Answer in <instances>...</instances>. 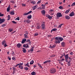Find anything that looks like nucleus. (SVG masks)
Here are the masks:
<instances>
[{
  "instance_id": "nucleus-1",
  "label": "nucleus",
  "mask_w": 75,
  "mask_h": 75,
  "mask_svg": "<svg viewBox=\"0 0 75 75\" xmlns=\"http://www.w3.org/2000/svg\"><path fill=\"white\" fill-rule=\"evenodd\" d=\"M50 73L51 74H54L56 72V69L54 68H52L50 69Z\"/></svg>"
},
{
  "instance_id": "nucleus-2",
  "label": "nucleus",
  "mask_w": 75,
  "mask_h": 75,
  "mask_svg": "<svg viewBox=\"0 0 75 75\" xmlns=\"http://www.w3.org/2000/svg\"><path fill=\"white\" fill-rule=\"evenodd\" d=\"M64 57L65 58V61L66 62H68V59L69 58V57H68V54H67L66 55H64Z\"/></svg>"
},
{
  "instance_id": "nucleus-3",
  "label": "nucleus",
  "mask_w": 75,
  "mask_h": 75,
  "mask_svg": "<svg viewBox=\"0 0 75 75\" xmlns=\"http://www.w3.org/2000/svg\"><path fill=\"white\" fill-rule=\"evenodd\" d=\"M56 16L57 17H62V15L61 13H57L56 14Z\"/></svg>"
},
{
  "instance_id": "nucleus-4",
  "label": "nucleus",
  "mask_w": 75,
  "mask_h": 75,
  "mask_svg": "<svg viewBox=\"0 0 75 75\" xmlns=\"http://www.w3.org/2000/svg\"><path fill=\"white\" fill-rule=\"evenodd\" d=\"M5 21V19L2 18V19L0 18V24H2L3 23H4Z\"/></svg>"
},
{
  "instance_id": "nucleus-5",
  "label": "nucleus",
  "mask_w": 75,
  "mask_h": 75,
  "mask_svg": "<svg viewBox=\"0 0 75 75\" xmlns=\"http://www.w3.org/2000/svg\"><path fill=\"white\" fill-rule=\"evenodd\" d=\"M23 47H24V48L25 47L26 48H29L28 44L27 43L26 44H25L23 45Z\"/></svg>"
},
{
  "instance_id": "nucleus-6",
  "label": "nucleus",
  "mask_w": 75,
  "mask_h": 75,
  "mask_svg": "<svg viewBox=\"0 0 75 75\" xmlns=\"http://www.w3.org/2000/svg\"><path fill=\"white\" fill-rule=\"evenodd\" d=\"M42 30H45V24L42 23Z\"/></svg>"
},
{
  "instance_id": "nucleus-7",
  "label": "nucleus",
  "mask_w": 75,
  "mask_h": 75,
  "mask_svg": "<svg viewBox=\"0 0 75 75\" xmlns=\"http://www.w3.org/2000/svg\"><path fill=\"white\" fill-rule=\"evenodd\" d=\"M41 28V25L40 24H37V27H36V28L37 29H39Z\"/></svg>"
},
{
  "instance_id": "nucleus-8",
  "label": "nucleus",
  "mask_w": 75,
  "mask_h": 75,
  "mask_svg": "<svg viewBox=\"0 0 75 75\" xmlns=\"http://www.w3.org/2000/svg\"><path fill=\"white\" fill-rule=\"evenodd\" d=\"M55 46H56V45H50V47L51 48H54L55 47Z\"/></svg>"
},
{
  "instance_id": "nucleus-9",
  "label": "nucleus",
  "mask_w": 75,
  "mask_h": 75,
  "mask_svg": "<svg viewBox=\"0 0 75 75\" xmlns=\"http://www.w3.org/2000/svg\"><path fill=\"white\" fill-rule=\"evenodd\" d=\"M74 11H72L69 14V16H70V17H72V16H74Z\"/></svg>"
},
{
  "instance_id": "nucleus-10",
  "label": "nucleus",
  "mask_w": 75,
  "mask_h": 75,
  "mask_svg": "<svg viewBox=\"0 0 75 75\" xmlns=\"http://www.w3.org/2000/svg\"><path fill=\"white\" fill-rule=\"evenodd\" d=\"M41 12L42 15H45V10H42Z\"/></svg>"
},
{
  "instance_id": "nucleus-11",
  "label": "nucleus",
  "mask_w": 75,
  "mask_h": 75,
  "mask_svg": "<svg viewBox=\"0 0 75 75\" xmlns=\"http://www.w3.org/2000/svg\"><path fill=\"white\" fill-rule=\"evenodd\" d=\"M27 41L26 39L23 38L22 39V41L21 43L22 44H24V42H25V41Z\"/></svg>"
},
{
  "instance_id": "nucleus-12",
  "label": "nucleus",
  "mask_w": 75,
  "mask_h": 75,
  "mask_svg": "<svg viewBox=\"0 0 75 75\" xmlns=\"http://www.w3.org/2000/svg\"><path fill=\"white\" fill-rule=\"evenodd\" d=\"M65 18L66 19H67V20H69V19H70V17H69V16L68 15L65 16Z\"/></svg>"
},
{
  "instance_id": "nucleus-13",
  "label": "nucleus",
  "mask_w": 75,
  "mask_h": 75,
  "mask_svg": "<svg viewBox=\"0 0 75 75\" xmlns=\"http://www.w3.org/2000/svg\"><path fill=\"white\" fill-rule=\"evenodd\" d=\"M17 48H20L21 47V45L20 43H18L16 45Z\"/></svg>"
},
{
  "instance_id": "nucleus-14",
  "label": "nucleus",
  "mask_w": 75,
  "mask_h": 75,
  "mask_svg": "<svg viewBox=\"0 0 75 75\" xmlns=\"http://www.w3.org/2000/svg\"><path fill=\"white\" fill-rule=\"evenodd\" d=\"M37 8V6H33L32 7V9L33 10H35V9H36Z\"/></svg>"
},
{
  "instance_id": "nucleus-15",
  "label": "nucleus",
  "mask_w": 75,
  "mask_h": 75,
  "mask_svg": "<svg viewBox=\"0 0 75 75\" xmlns=\"http://www.w3.org/2000/svg\"><path fill=\"white\" fill-rule=\"evenodd\" d=\"M51 62V60H47L44 62H43V64H47V63H48V62Z\"/></svg>"
},
{
  "instance_id": "nucleus-16",
  "label": "nucleus",
  "mask_w": 75,
  "mask_h": 75,
  "mask_svg": "<svg viewBox=\"0 0 75 75\" xmlns=\"http://www.w3.org/2000/svg\"><path fill=\"white\" fill-rule=\"evenodd\" d=\"M42 6V9H45V7L46 5L45 4L44 5L42 4L41 5Z\"/></svg>"
},
{
  "instance_id": "nucleus-17",
  "label": "nucleus",
  "mask_w": 75,
  "mask_h": 75,
  "mask_svg": "<svg viewBox=\"0 0 75 75\" xmlns=\"http://www.w3.org/2000/svg\"><path fill=\"white\" fill-rule=\"evenodd\" d=\"M32 18V16H31V15H30L28 16L27 17V18L28 19H31V18Z\"/></svg>"
},
{
  "instance_id": "nucleus-18",
  "label": "nucleus",
  "mask_w": 75,
  "mask_h": 75,
  "mask_svg": "<svg viewBox=\"0 0 75 75\" xmlns=\"http://www.w3.org/2000/svg\"><path fill=\"white\" fill-rule=\"evenodd\" d=\"M46 17H48V18L49 19H51V18H52V16H50V15H46Z\"/></svg>"
},
{
  "instance_id": "nucleus-19",
  "label": "nucleus",
  "mask_w": 75,
  "mask_h": 75,
  "mask_svg": "<svg viewBox=\"0 0 75 75\" xmlns=\"http://www.w3.org/2000/svg\"><path fill=\"white\" fill-rule=\"evenodd\" d=\"M24 38H28V34H24Z\"/></svg>"
},
{
  "instance_id": "nucleus-20",
  "label": "nucleus",
  "mask_w": 75,
  "mask_h": 75,
  "mask_svg": "<svg viewBox=\"0 0 75 75\" xmlns=\"http://www.w3.org/2000/svg\"><path fill=\"white\" fill-rule=\"evenodd\" d=\"M19 68L21 69H23V67L21 65H19Z\"/></svg>"
},
{
  "instance_id": "nucleus-21",
  "label": "nucleus",
  "mask_w": 75,
  "mask_h": 75,
  "mask_svg": "<svg viewBox=\"0 0 75 75\" xmlns=\"http://www.w3.org/2000/svg\"><path fill=\"white\" fill-rule=\"evenodd\" d=\"M54 43H55V44H58V43H60V41L59 40H58V41L56 40L54 42Z\"/></svg>"
},
{
  "instance_id": "nucleus-22",
  "label": "nucleus",
  "mask_w": 75,
  "mask_h": 75,
  "mask_svg": "<svg viewBox=\"0 0 75 75\" xmlns=\"http://www.w3.org/2000/svg\"><path fill=\"white\" fill-rule=\"evenodd\" d=\"M23 52H24V53H25V52H26V49L25 48H23Z\"/></svg>"
},
{
  "instance_id": "nucleus-23",
  "label": "nucleus",
  "mask_w": 75,
  "mask_h": 75,
  "mask_svg": "<svg viewBox=\"0 0 75 75\" xmlns=\"http://www.w3.org/2000/svg\"><path fill=\"white\" fill-rule=\"evenodd\" d=\"M30 21H31L29 20H26L25 23H27L28 24H29V23H30Z\"/></svg>"
},
{
  "instance_id": "nucleus-24",
  "label": "nucleus",
  "mask_w": 75,
  "mask_h": 75,
  "mask_svg": "<svg viewBox=\"0 0 75 75\" xmlns=\"http://www.w3.org/2000/svg\"><path fill=\"white\" fill-rule=\"evenodd\" d=\"M61 45L62 47H64L65 46V43L64 42H62L61 43Z\"/></svg>"
},
{
  "instance_id": "nucleus-25",
  "label": "nucleus",
  "mask_w": 75,
  "mask_h": 75,
  "mask_svg": "<svg viewBox=\"0 0 75 75\" xmlns=\"http://www.w3.org/2000/svg\"><path fill=\"white\" fill-rule=\"evenodd\" d=\"M10 14H11V15H14V11L11 12Z\"/></svg>"
},
{
  "instance_id": "nucleus-26",
  "label": "nucleus",
  "mask_w": 75,
  "mask_h": 75,
  "mask_svg": "<svg viewBox=\"0 0 75 75\" xmlns=\"http://www.w3.org/2000/svg\"><path fill=\"white\" fill-rule=\"evenodd\" d=\"M30 3L33 4H36V2H35V1H32V2H31Z\"/></svg>"
},
{
  "instance_id": "nucleus-27",
  "label": "nucleus",
  "mask_w": 75,
  "mask_h": 75,
  "mask_svg": "<svg viewBox=\"0 0 75 75\" xmlns=\"http://www.w3.org/2000/svg\"><path fill=\"white\" fill-rule=\"evenodd\" d=\"M31 74L32 75H35L36 74H35V71H33L31 73Z\"/></svg>"
},
{
  "instance_id": "nucleus-28",
  "label": "nucleus",
  "mask_w": 75,
  "mask_h": 75,
  "mask_svg": "<svg viewBox=\"0 0 75 75\" xmlns=\"http://www.w3.org/2000/svg\"><path fill=\"white\" fill-rule=\"evenodd\" d=\"M70 11V10L69 9L67 10L65 12V14H67V13H68Z\"/></svg>"
},
{
  "instance_id": "nucleus-29",
  "label": "nucleus",
  "mask_w": 75,
  "mask_h": 75,
  "mask_svg": "<svg viewBox=\"0 0 75 75\" xmlns=\"http://www.w3.org/2000/svg\"><path fill=\"white\" fill-rule=\"evenodd\" d=\"M29 63L28 62L27 64H26L24 65L25 66H27V67H30V66H29Z\"/></svg>"
},
{
  "instance_id": "nucleus-30",
  "label": "nucleus",
  "mask_w": 75,
  "mask_h": 75,
  "mask_svg": "<svg viewBox=\"0 0 75 75\" xmlns=\"http://www.w3.org/2000/svg\"><path fill=\"white\" fill-rule=\"evenodd\" d=\"M10 6H8L7 8V11H8H8H10Z\"/></svg>"
},
{
  "instance_id": "nucleus-31",
  "label": "nucleus",
  "mask_w": 75,
  "mask_h": 75,
  "mask_svg": "<svg viewBox=\"0 0 75 75\" xmlns=\"http://www.w3.org/2000/svg\"><path fill=\"white\" fill-rule=\"evenodd\" d=\"M33 50H34V48H33V47H32L31 48V49L30 50V51H31V52H33Z\"/></svg>"
},
{
  "instance_id": "nucleus-32",
  "label": "nucleus",
  "mask_w": 75,
  "mask_h": 75,
  "mask_svg": "<svg viewBox=\"0 0 75 75\" xmlns=\"http://www.w3.org/2000/svg\"><path fill=\"white\" fill-rule=\"evenodd\" d=\"M75 6V2L71 4V7H73V6Z\"/></svg>"
},
{
  "instance_id": "nucleus-33",
  "label": "nucleus",
  "mask_w": 75,
  "mask_h": 75,
  "mask_svg": "<svg viewBox=\"0 0 75 75\" xmlns=\"http://www.w3.org/2000/svg\"><path fill=\"white\" fill-rule=\"evenodd\" d=\"M2 44V45H4L5 44H6V41H3Z\"/></svg>"
},
{
  "instance_id": "nucleus-34",
  "label": "nucleus",
  "mask_w": 75,
  "mask_h": 75,
  "mask_svg": "<svg viewBox=\"0 0 75 75\" xmlns=\"http://www.w3.org/2000/svg\"><path fill=\"white\" fill-rule=\"evenodd\" d=\"M59 40H60V41H62L63 40V38L61 37L59 38Z\"/></svg>"
},
{
  "instance_id": "nucleus-35",
  "label": "nucleus",
  "mask_w": 75,
  "mask_h": 75,
  "mask_svg": "<svg viewBox=\"0 0 75 75\" xmlns=\"http://www.w3.org/2000/svg\"><path fill=\"white\" fill-rule=\"evenodd\" d=\"M34 64V61L33 60H32L31 61L30 63V64Z\"/></svg>"
},
{
  "instance_id": "nucleus-36",
  "label": "nucleus",
  "mask_w": 75,
  "mask_h": 75,
  "mask_svg": "<svg viewBox=\"0 0 75 75\" xmlns=\"http://www.w3.org/2000/svg\"><path fill=\"white\" fill-rule=\"evenodd\" d=\"M68 59H69V61H72V59H71V58L70 57H69V58H68Z\"/></svg>"
},
{
  "instance_id": "nucleus-37",
  "label": "nucleus",
  "mask_w": 75,
  "mask_h": 75,
  "mask_svg": "<svg viewBox=\"0 0 75 75\" xmlns=\"http://www.w3.org/2000/svg\"><path fill=\"white\" fill-rule=\"evenodd\" d=\"M10 2V3H13V4H14V3H15V2L13 0L11 1Z\"/></svg>"
},
{
  "instance_id": "nucleus-38",
  "label": "nucleus",
  "mask_w": 75,
  "mask_h": 75,
  "mask_svg": "<svg viewBox=\"0 0 75 75\" xmlns=\"http://www.w3.org/2000/svg\"><path fill=\"white\" fill-rule=\"evenodd\" d=\"M55 39L57 40H59V37H56L55 38Z\"/></svg>"
},
{
  "instance_id": "nucleus-39",
  "label": "nucleus",
  "mask_w": 75,
  "mask_h": 75,
  "mask_svg": "<svg viewBox=\"0 0 75 75\" xmlns=\"http://www.w3.org/2000/svg\"><path fill=\"white\" fill-rule=\"evenodd\" d=\"M38 65L39 66L40 68H42V67L41 66V64H40L38 63Z\"/></svg>"
},
{
  "instance_id": "nucleus-40",
  "label": "nucleus",
  "mask_w": 75,
  "mask_h": 75,
  "mask_svg": "<svg viewBox=\"0 0 75 75\" xmlns=\"http://www.w3.org/2000/svg\"><path fill=\"white\" fill-rule=\"evenodd\" d=\"M24 33H25V34H28V31H25Z\"/></svg>"
},
{
  "instance_id": "nucleus-41",
  "label": "nucleus",
  "mask_w": 75,
  "mask_h": 75,
  "mask_svg": "<svg viewBox=\"0 0 75 75\" xmlns=\"http://www.w3.org/2000/svg\"><path fill=\"white\" fill-rule=\"evenodd\" d=\"M0 17H3L4 16V14H2L1 13H0Z\"/></svg>"
},
{
  "instance_id": "nucleus-42",
  "label": "nucleus",
  "mask_w": 75,
  "mask_h": 75,
  "mask_svg": "<svg viewBox=\"0 0 75 75\" xmlns=\"http://www.w3.org/2000/svg\"><path fill=\"white\" fill-rule=\"evenodd\" d=\"M12 69L13 70H14V71H16L17 70V69H16V68L14 67H12Z\"/></svg>"
},
{
  "instance_id": "nucleus-43",
  "label": "nucleus",
  "mask_w": 75,
  "mask_h": 75,
  "mask_svg": "<svg viewBox=\"0 0 75 75\" xmlns=\"http://www.w3.org/2000/svg\"><path fill=\"white\" fill-rule=\"evenodd\" d=\"M55 57V55H52L50 56V57L51 58H52L53 57Z\"/></svg>"
},
{
  "instance_id": "nucleus-44",
  "label": "nucleus",
  "mask_w": 75,
  "mask_h": 75,
  "mask_svg": "<svg viewBox=\"0 0 75 75\" xmlns=\"http://www.w3.org/2000/svg\"><path fill=\"white\" fill-rule=\"evenodd\" d=\"M38 35V33H36L34 34V36H37Z\"/></svg>"
},
{
  "instance_id": "nucleus-45",
  "label": "nucleus",
  "mask_w": 75,
  "mask_h": 75,
  "mask_svg": "<svg viewBox=\"0 0 75 75\" xmlns=\"http://www.w3.org/2000/svg\"><path fill=\"white\" fill-rule=\"evenodd\" d=\"M13 30V29H8V31H9V32H11V31H12Z\"/></svg>"
},
{
  "instance_id": "nucleus-46",
  "label": "nucleus",
  "mask_w": 75,
  "mask_h": 75,
  "mask_svg": "<svg viewBox=\"0 0 75 75\" xmlns=\"http://www.w3.org/2000/svg\"><path fill=\"white\" fill-rule=\"evenodd\" d=\"M28 13H25L23 14L24 16H27V15H28Z\"/></svg>"
},
{
  "instance_id": "nucleus-47",
  "label": "nucleus",
  "mask_w": 75,
  "mask_h": 75,
  "mask_svg": "<svg viewBox=\"0 0 75 75\" xmlns=\"http://www.w3.org/2000/svg\"><path fill=\"white\" fill-rule=\"evenodd\" d=\"M52 30H53V31H57V29L56 28H54V29H52Z\"/></svg>"
},
{
  "instance_id": "nucleus-48",
  "label": "nucleus",
  "mask_w": 75,
  "mask_h": 75,
  "mask_svg": "<svg viewBox=\"0 0 75 75\" xmlns=\"http://www.w3.org/2000/svg\"><path fill=\"white\" fill-rule=\"evenodd\" d=\"M12 23H13V24H17V22L14 21H12Z\"/></svg>"
},
{
  "instance_id": "nucleus-49",
  "label": "nucleus",
  "mask_w": 75,
  "mask_h": 75,
  "mask_svg": "<svg viewBox=\"0 0 75 75\" xmlns=\"http://www.w3.org/2000/svg\"><path fill=\"white\" fill-rule=\"evenodd\" d=\"M16 20H20V18L19 17H17V18L15 19Z\"/></svg>"
},
{
  "instance_id": "nucleus-50",
  "label": "nucleus",
  "mask_w": 75,
  "mask_h": 75,
  "mask_svg": "<svg viewBox=\"0 0 75 75\" xmlns=\"http://www.w3.org/2000/svg\"><path fill=\"white\" fill-rule=\"evenodd\" d=\"M25 70H26V71H27L28 70V67H25Z\"/></svg>"
},
{
  "instance_id": "nucleus-51",
  "label": "nucleus",
  "mask_w": 75,
  "mask_h": 75,
  "mask_svg": "<svg viewBox=\"0 0 75 75\" xmlns=\"http://www.w3.org/2000/svg\"><path fill=\"white\" fill-rule=\"evenodd\" d=\"M22 6H23V7H25L26 6V5H25V4H22Z\"/></svg>"
},
{
  "instance_id": "nucleus-52",
  "label": "nucleus",
  "mask_w": 75,
  "mask_h": 75,
  "mask_svg": "<svg viewBox=\"0 0 75 75\" xmlns=\"http://www.w3.org/2000/svg\"><path fill=\"white\" fill-rule=\"evenodd\" d=\"M59 8L60 9H62L63 8L62 6H60L59 7Z\"/></svg>"
},
{
  "instance_id": "nucleus-53",
  "label": "nucleus",
  "mask_w": 75,
  "mask_h": 75,
  "mask_svg": "<svg viewBox=\"0 0 75 75\" xmlns=\"http://www.w3.org/2000/svg\"><path fill=\"white\" fill-rule=\"evenodd\" d=\"M50 12V13H51L52 11H54V10L53 9H50L49 11Z\"/></svg>"
},
{
  "instance_id": "nucleus-54",
  "label": "nucleus",
  "mask_w": 75,
  "mask_h": 75,
  "mask_svg": "<svg viewBox=\"0 0 75 75\" xmlns=\"http://www.w3.org/2000/svg\"><path fill=\"white\" fill-rule=\"evenodd\" d=\"M32 13V11H31L28 12V14H30V13Z\"/></svg>"
},
{
  "instance_id": "nucleus-55",
  "label": "nucleus",
  "mask_w": 75,
  "mask_h": 75,
  "mask_svg": "<svg viewBox=\"0 0 75 75\" xmlns=\"http://www.w3.org/2000/svg\"><path fill=\"white\" fill-rule=\"evenodd\" d=\"M41 3V1H39L37 3V4H40V3Z\"/></svg>"
},
{
  "instance_id": "nucleus-56",
  "label": "nucleus",
  "mask_w": 75,
  "mask_h": 75,
  "mask_svg": "<svg viewBox=\"0 0 75 75\" xmlns=\"http://www.w3.org/2000/svg\"><path fill=\"white\" fill-rule=\"evenodd\" d=\"M6 24H3L2 25V27H5V26H6Z\"/></svg>"
},
{
  "instance_id": "nucleus-57",
  "label": "nucleus",
  "mask_w": 75,
  "mask_h": 75,
  "mask_svg": "<svg viewBox=\"0 0 75 75\" xmlns=\"http://www.w3.org/2000/svg\"><path fill=\"white\" fill-rule=\"evenodd\" d=\"M8 58L9 59V60H11V58L9 57V56H8Z\"/></svg>"
},
{
  "instance_id": "nucleus-58",
  "label": "nucleus",
  "mask_w": 75,
  "mask_h": 75,
  "mask_svg": "<svg viewBox=\"0 0 75 75\" xmlns=\"http://www.w3.org/2000/svg\"><path fill=\"white\" fill-rule=\"evenodd\" d=\"M12 59L13 60H15L16 59V58H15V57H13L12 58Z\"/></svg>"
},
{
  "instance_id": "nucleus-59",
  "label": "nucleus",
  "mask_w": 75,
  "mask_h": 75,
  "mask_svg": "<svg viewBox=\"0 0 75 75\" xmlns=\"http://www.w3.org/2000/svg\"><path fill=\"white\" fill-rule=\"evenodd\" d=\"M51 36H52V35H48L47 37H48V38H49V37H51Z\"/></svg>"
},
{
  "instance_id": "nucleus-60",
  "label": "nucleus",
  "mask_w": 75,
  "mask_h": 75,
  "mask_svg": "<svg viewBox=\"0 0 75 75\" xmlns=\"http://www.w3.org/2000/svg\"><path fill=\"white\" fill-rule=\"evenodd\" d=\"M4 45V47H7V45H6V43Z\"/></svg>"
},
{
  "instance_id": "nucleus-61",
  "label": "nucleus",
  "mask_w": 75,
  "mask_h": 75,
  "mask_svg": "<svg viewBox=\"0 0 75 75\" xmlns=\"http://www.w3.org/2000/svg\"><path fill=\"white\" fill-rule=\"evenodd\" d=\"M16 32V30L14 31L12 33H11V34H14V33H15Z\"/></svg>"
},
{
  "instance_id": "nucleus-62",
  "label": "nucleus",
  "mask_w": 75,
  "mask_h": 75,
  "mask_svg": "<svg viewBox=\"0 0 75 75\" xmlns=\"http://www.w3.org/2000/svg\"><path fill=\"white\" fill-rule=\"evenodd\" d=\"M19 65H21V66H22V65H23V63H19Z\"/></svg>"
},
{
  "instance_id": "nucleus-63",
  "label": "nucleus",
  "mask_w": 75,
  "mask_h": 75,
  "mask_svg": "<svg viewBox=\"0 0 75 75\" xmlns=\"http://www.w3.org/2000/svg\"><path fill=\"white\" fill-rule=\"evenodd\" d=\"M61 27H62L61 25H59L58 27V28H61Z\"/></svg>"
},
{
  "instance_id": "nucleus-64",
  "label": "nucleus",
  "mask_w": 75,
  "mask_h": 75,
  "mask_svg": "<svg viewBox=\"0 0 75 75\" xmlns=\"http://www.w3.org/2000/svg\"><path fill=\"white\" fill-rule=\"evenodd\" d=\"M59 4H60V5H61V4H62V2H59Z\"/></svg>"
}]
</instances>
